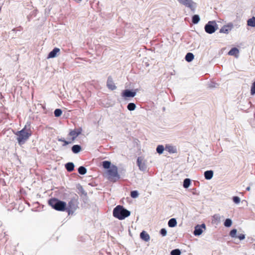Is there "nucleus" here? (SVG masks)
I'll return each instance as SVG.
<instances>
[{"label":"nucleus","mask_w":255,"mask_h":255,"mask_svg":"<svg viewBox=\"0 0 255 255\" xmlns=\"http://www.w3.org/2000/svg\"><path fill=\"white\" fill-rule=\"evenodd\" d=\"M14 133L17 136L16 139L19 145H21L23 144L32 135V131L30 128H26L25 126L21 130Z\"/></svg>","instance_id":"1"},{"label":"nucleus","mask_w":255,"mask_h":255,"mask_svg":"<svg viewBox=\"0 0 255 255\" xmlns=\"http://www.w3.org/2000/svg\"><path fill=\"white\" fill-rule=\"evenodd\" d=\"M48 204L56 211H65L66 210V202L60 201L56 198L49 199Z\"/></svg>","instance_id":"2"},{"label":"nucleus","mask_w":255,"mask_h":255,"mask_svg":"<svg viewBox=\"0 0 255 255\" xmlns=\"http://www.w3.org/2000/svg\"><path fill=\"white\" fill-rule=\"evenodd\" d=\"M130 215V212L118 205L113 210V216L119 220H123Z\"/></svg>","instance_id":"3"},{"label":"nucleus","mask_w":255,"mask_h":255,"mask_svg":"<svg viewBox=\"0 0 255 255\" xmlns=\"http://www.w3.org/2000/svg\"><path fill=\"white\" fill-rule=\"evenodd\" d=\"M82 131V128H79L77 129H74V130H72L70 131V132L68 134L69 136H70L72 137L71 139L69 141L66 140L64 138H60L58 140L59 141L63 142L64 144H63V146H66L70 143H71L73 142L75 139L76 138V137L81 133Z\"/></svg>","instance_id":"4"},{"label":"nucleus","mask_w":255,"mask_h":255,"mask_svg":"<svg viewBox=\"0 0 255 255\" xmlns=\"http://www.w3.org/2000/svg\"><path fill=\"white\" fill-rule=\"evenodd\" d=\"M106 174L108 180L112 182H116L120 178V175L118 172V168L115 165H112L107 170Z\"/></svg>","instance_id":"5"},{"label":"nucleus","mask_w":255,"mask_h":255,"mask_svg":"<svg viewBox=\"0 0 255 255\" xmlns=\"http://www.w3.org/2000/svg\"><path fill=\"white\" fill-rule=\"evenodd\" d=\"M78 204V197L76 195V197L71 199L69 201L67 207L66 206V210L69 214L75 211L77 207Z\"/></svg>","instance_id":"6"},{"label":"nucleus","mask_w":255,"mask_h":255,"mask_svg":"<svg viewBox=\"0 0 255 255\" xmlns=\"http://www.w3.org/2000/svg\"><path fill=\"white\" fill-rule=\"evenodd\" d=\"M217 29L218 26L215 21H209L205 26V30L206 32L209 34L214 33Z\"/></svg>","instance_id":"7"},{"label":"nucleus","mask_w":255,"mask_h":255,"mask_svg":"<svg viewBox=\"0 0 255 255\" xmlns=\"http://www.w3.org/2000/svg\"><path fill=\"white\" fill-rule=\"evenodd\" d=\"M206 230V225L204 224L198 225L195 227L194 234L195 236L201 235Z\"/></svg>","instance_id":"8"},{"label":"nucleus","mask_w":255,"mask_h":255,"mask_svg":"<svg viewBox=\"0 0 255 255\" xmlns=\"http://www.w3.org/2000/svg\"><path fill=\"white\" fill-rule=\"evenodd\" d=\"M233 24L232 23H229L228 24L224 25L222 27L220 30V32L221 33H224L228 34L229 32L233 29Z\"/></svg>","instance_id":"9"},{"label":"nucleus","mask_w":255,"mask_h":255,"mask_svg":"<svg viewBox=\"0 0 255 255\" xmlns=\"http://www.w3.org/2000/svg\"><path fill=\"white\" fill-rule=\"evenodd\" d=\"M136 93L135 92H132L129 90H124L122 94V97H124L125 99L128 97H134Z\"/></svg>","instance_id":"10"},{"label":"nucleus","mask_w":255,"mask_h":255,"mask_svg":"<svg viewBox=\"0 0 255 255\" xmlns=\"http://www.w3.org/2000/svg\"><path fill=\"white\" fill-rule=\"evenodd\" d=\"M107 86L110 90L112 91L116 89L117 88V87L115 85V83H114V81L111 76H109L108 78L107 82Z\"/></svg>","instance_id":"11"},{"label":"nucleus","mask_w":255,"mask_h":255,"mask_svg":"<svg viewBox=\"0 0 255 255\" xmlns=\"http://www.w3.org/2000/svg\"><path fill=\"white\" fill-rule=\"evenodd\" d=\"M137 164L139 169L141 170H144L146 169V166L143 159L141 157H138L137 160Z\"/></svg>","instance_id":"12"},{"label":"nucleus","mask_w":255,"mask_h":255,"mask_svg":"<svg viewBox=\"0 0 255 255\" xmlns=\"http://www.w3.org/2000/svg\"><path fill=\"white\" fill-rule=\"evenodd\" d=\"M60 49L58 48H54L52 51H51L47 57V58H52L56 56L57 53H59Z\"/></svg>","instance_id":"13"},{"label":"nucleus","mask_w":255,"mask_h":255,"mask_svg":"<svg viewBox=\"0 0 255 255\" xmlns=\"http://www.w3.org/2000/svg\"><path fill=\"white\" fill-rule=\"evenodd\" d=\"M239 53V50L237 48H233L228 52L229 55L235 56L236 57H238Z\"/></svg>","instance_id":"14"},{"label":"nucleus","mask_w":255,"mask_h":255,"mask_svg":"<svg viewBox=\"0 0 255 255\" xmlns=\"http://www.w3.org/2000/svg\"><path fill=\"white\" fill-rule=\"evenodd\" d=\"M140 238L144 241L147 242L150 239L149 235L144 231H143L140 234Z\"/></svg>","instance_id":"15"},{"label":"nucleus","mask_w":255,"mask_h":255,"mask_svg":"<svg viewBox=\"0 0 255 255\" xmlns=\"http://www.w3.org/2000/svg\"><path fill=\"white\" fill-rule=\"evenodd\" d=\"M214 172L212 170H208L204 172V176L207 180H210L213 176Z\"/></svg>","instance_id":"16"},{"label":"nucleus","mask_w":255,"mask_h":255,"mask_svg":"<svg viewBox=\"0 0 255 255\" xmlns=\"http://www.w3.org/2000/svg\"><path fill=\"white\" fill-rule=\"evenodd\" d=\"M247 25L249 26L255 27V17L253 16L247 20Z\"/></svg>","instance_id":"17"},{"label":"nucleus","mask_w":255,"mask_h":255,"mask_svg":"<svg viewBox=\"0 0 255 255\" xmlns=\"http://www.w3.org/2000/svg\"><path fill=\"white\" fill-rule=\"evenodd\" d=\"M65 167L68 171L71 172L74 170V165L72 162H68L65 165Z\"/></svg>","instance_id":"18"},{"label":"nucleus","mask_w":255,"mask_h":255,"mask_svg":"<svg viewBox=\"0 0 255 255\" xmlns=\"http://www.w3.org/2000/svg\"><path fill=\"white\" fill-rule=\"evenodd\" d=\"M81 150V147L79 145H74L72 147V151L74 153H77Z\"/></svg>","instance_id":"19"},{"label":"nucleus","mask_w":255,"mask_h":255,"mask_svg":"<svg viewBox=\"0 0 255 255\" xmlns=\"http://www.w3.org/2000/svg\"><path fill=\"white\" fill-rule=\"evenodd\" d=\"M180 3L185 5L187 7H191V0H177Z\"/></svg>","instance_id":"20"},{"label":"nucleus","mask_w":255,"mask_h":255,"mask_svg":"<svg viewBox=\"0 0 255 255\" xmlns=\"http://www.w3.org/2000/svg\"><path fill=\"white\" fill-rule=\"evenodd\" d=\"M168 225L170 227H174L177 225V222L175 219L172 218L169 220Z\"/></svg>","instance_id":"21"},{"label":"nucleus","mask_w":255,"mask_h":255,"mask_svg":"<svg viewBox=\"0 0 255 255\" xmlns=\"http://www.w3.org/2000/svg\"><path fill=\"white\" fill-rule=\"evenodd\" d=\"M165 149L170 153H175L176 152V148L172 146H166L165 147Z\"/></svg>","instance_id":"22"},{"label":"nucleus","mask_w":255,"mask_h":255,"mask_svg":"<svg viewBox=\"0 0 255 255\" xmlns=\"http://www.w3.org/2000/svg\"><path fill=\"white\" fill-rule=\"evenodd\" d=\"M103 166L105 169H110L111 168V163L109 161H104L102 163Z\"/></svg>","instance_id":"23"},{"label":"nucleus","mask_w":255,"mask_h":255,"mask_svg":"<svg viewBox=\"0 0 255 255\" xmlns=\"http://www.w3.org/2000/svg\"><path fill=\"white\" fill-rule=\"evenodd\" d=\"M200 20V18L199 15L196 14L192 16V23L197 24Z\"/></svg>","instance_id":"24"},{"label":"nucleus","mask_w":255,"mask_h":255,"mask_svg":"<svg viewBox=\"0 0 255 255\" xmlns=\"http://www.w3.org/2000/svg\"><path fill=\"white\" fill-rule=\"evenodd\" d=\"M78 172L79 174L81 175H84L86 173L87 169L84 166H80L78 168Z\"/></svg>","instance_id":"25"},{"label":"nucleus","mask_w":255,"mask_h":255,"mask_svg":"<svg viewBox=\"0 0 255 255\" xmlns=\"http://www.w3.org/2000/svg\"><path fill=\"white\" fill-rule=\"evenodd\" d=\"M136 106L134 103H129L127 106V108L129 111H133L135 110Z\"/></svg>","instance_id":"26"},{"label":"nucleus","mask_w":255,"mask_h":255,"mask_svg":"<svg viewBox=\"0 0 255 255\" xmlns=\"http://www.w3.org/2000/svg\"><path fill=\"white\" fill-rule=\"evenodd\" d=\"M232 225V221L230 219H227L224 223V226L226 227H230Z\"/></svg>","instance_id":"27"},{"label":"nucleus","mask_w":255,"mask_h":255,"mask_svg":"<svg viewBox=\"0 0 255 255\" xmlns=\"http://www.w3.org/2000/svg\"><path fill=\"white\" fill-rule=\"evenodd\" d=\"M190 179L189 178H186L184 180V183H183V186L185 188H187L189 186L190 184Z\"/></svg>","instance_id":"28"},{"label":"nucleus","mask_w":255,"mask_h":255,"mask_svg":"<svg viewBox=\"0 0 255 255\" xmlns=\"http://www.w3.org/2000/svg\"><path fill=\"white\" fill-rule=\"evenodd\" d=\"M163 150H164V147L162 145H158L156 148V151L159 154L162 153L163 152Z\"/></svg>","instance_id":"29"},{"label":"nucleus","mask_w":255,"mask_h":255,"mask_svg":"<svg viewBox=\"0 0 255 255\" xmlns=\"http://www.w3.org/2000/svg\"><path fill=\"white\" fill-rule=\"evenodd\" d=\"M62 111L61 109H57L54 111L55 116L56 117H60L62 114Z\"/></svg>","instance_id":"30"},{"label":"nucleus","mask_w":255,"mask_h":255,"mask_svg":"<svg viewBox=\"0 0 255 255\" xmlns=\"http://www.w3.org/2000/svg\"><path fill=\"white\" fill-rule=\"evenodd\" d=\"M237 230L236 229H233L231 231L230 233V236L232 237V238H236L237 237Z\"/></svg>","instance_id":"31"},{"label":"nucleus","mask_w":255,"mask_h":255,"mask_svg":"<svg viewBox=\"0 0 255 255\" xmlns=\"http://www.w3.org/2000/svg\"><path fill=\"white\" fill-rule=\"evenodd\" d=\"M180 254L181 252L178 249L172 250L171 252V255H180Z\"/></svg>","instance_id":"32"},{"label":"nucleus","mask_w":255,"mask_h":255,"mask_svg":"<svg viewBox=\"0 0 255 255\" xmlns=\"http://www.w3.org/2000/svg\"><path fill=\"white\" fill-rule=\"evenodd\" d=\"M251 94L252 95H255V82L253 83L251 87Z\"/></svg>","instance_id":"33"},{"label":"nucleus","mask_w":255,"mask_h":255,"mask_svg":"<svg viewBox=\"0 0 255 255\" xmlns=\"http://www.w3.org/2000/svg\"><path fill=\"white\" fill-rule=\"evenodd\" d=\"M138 195V193L136 191H132L130 193V196L133 198H135L137 197Z\"/></svg>","instance_id":"34"},{"label":"nucleus","mask_w":255,"mask_h":255,"mask_svg":"<svg viewBox=\"0 0 255 255\" xmlns=\"http://www.w3.org/2000/svg\"><path fill=\"white\" fill-rule=\"evenodd\" d=\"M234 202L236 204H239L241 202L240 198L238 196H234L233 198Z\"/></svg>","instance_id":"35"},{"label":"nucleus","mask_w":255,"mask_h":255,"mask_svg":"<svg viewBox=\"0 0 255 255\" xmlns=\"http://www.w3.org/2000/svg\"><path fill=\"white\" fill-rule=\"evenodd\" d=\"M185 59L188 62L191 61V53L189 52L187 54L185 57Z\"/></svg>","instance_id":"36"},{"label":"nucleus","mask_w":255,"mask_h":255,"mask_svg":"<svg viewBox=\"0 0 255 255\" xmlns=\"http://www.w3.org/2000/svg\"><path fill=\"white\" fill-rule=\"evenodd\" d=\"M213 218L215 220L217 221V222H219L221 221V216L219 214H215Z\"/></svg>","instance_id":"37"},{"label":"nucleus","mask_w":255,"mask_h":255,"mask_svg":"<svg viewBox=\"0 0 255 255\" xmlns=\"http://www.w3.org/2000/svg\"><path fill=\"white\" fill-rule=\"evenodd\" d=\"M160 233L162 236H165L167 234L166 230L163 228L160 230Z\"/></svg>","instance_id":"38"},{"label":"nucleus","mask_w":255,"mask_h":255,"mask_svg":"<svg viewBox=\"0 0 255 255\" xmlns=\"http://www.w3.org/2000/svg\"><path fill=\"white\" fill-rule=\"evenodd\" d=\"M240 240H243L245 238V235L244 234H241L238 235L237 237Z\"/></svg>","instance_id":"39"},{"label":"nucleus","mask_w":255,"mask_h":255,"mask_svg":"<svg viewBox=\"0 0 255 255\" xmlns=\"http://www.w3.org/2000/svg\"><path fill=\"white\" fill-rule=\"evenodd\" d=\"M247 190L248 191H250L251 190V187L250 186L248 187L247 188H246Z\"/></svg>","instance_id":"40"},{"label":"nucleus","mask_w":255,"mask_h":255,"mask_svg":"<svg viewBox=\"0 0 255 255\" xmlns=\"http://www.w3.org/2000/svg\"><path fill=\"white\" fill-rule=\"evenodd\" d=\"M192 60L194 59V55L193 54H192Z\"/></svg>","instance_id":"41"},{"label":"nucleus","mask_w":255,"mask_h":255,"mask_svg":"<svg viewBox=\"0 0 255 255\" xmlns=\"http://www.w3.org/2000/svg\"><path fill=\"white\" fill-rule=\"evenodd\" d=\"M79 1H81V0H78Z\"/></svg>","instance_id":"42"}]
</instances>
